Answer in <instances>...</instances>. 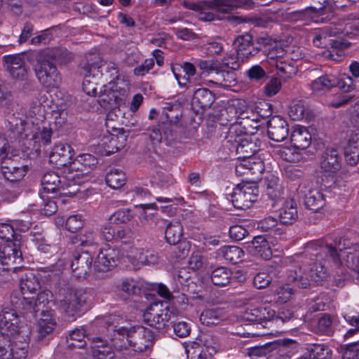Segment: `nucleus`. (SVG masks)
Here are the masks:
<instances>
[{
	"mask_svg": "<svg viewBox=\"0 0 359 359\" xmlns=\"http://www.w3.org/2000/svg\"><path fill=\"white\" fill-rule=\"evenodd\" d=\"M47 96L41 93L39 94L36 100H33L30 104L27 116L35 121H27L26 128L24 129L27 140L34 142V147H39L41 144H48L51 141L52 129L50 124L43 121L46 111L45 103L47 102Z\"/></svg>",
	"mask_w": 359,
	"mask_h": 359,
	"instance_id": "f257e3e1",
	"label": "nucleus"
},
{
	"mask_svg": "<svg viewBox=\"0 0 359 359\" xmlns=\"http://www.w3.org/2000/svg\"><path fill=\"white\" fill-rule=\"evenodd\" d=\"M72 57L71 53L63 48L47 49L40 53L35 66V73L39 81L47 87H57L60 78L55 66L50 61L65 63Z\"/></svg>",
	"mask_w": 359,
	"mask_h": 359,
	"instance_id": "f03ea898",
	"label": "nucleus"
},
{
	"mask_svg": "<svg viewBox=\"0 0 359 359\" xmlns=\"http://www.w3.org/2000/svg\"><path fill=\"white\" fill-rule=\"evenodd\" d=\"M18 235L13 232L11 224H0V263L11 266L20 264L22 260Z\"/></svg>",
	"mask_w": 359,
	"mask_h": 359,
	"instance_id": "7ed1b4c3",
	"label": "nucleus"
},
{
	"mask_svg": "<svg viewBox=\"0 0 359 359\" xmlns=\"http://www.w3.org/2000/svg\"><path fill=\"white\" fill-rule=\"evenodd\" d=\"M117 334L122 337L123 346L114 344L122 351L130 348L134 352H142L151 346L154 335L151 330L142 326L122 327L117 330Z\"/></svg>",
	"mask_w": 359,
	"mask_h": 359,
	"instance_id": "20e7f679",
	"label": "nucleus"
},
{
	"mask_svg": "<svg viewBox=\"0 0 359 359\" xmlns=\"http://www.w3.org/2000/svg\"><path fill=\"white\" fill-rule=\"evenodd\" d=\"M341 167V159L337 149L327 148L322 154L320 161V174L325 187L340 189L345 186L336 175Z\"/></svg>",
	"mask_w": 359,
	"mask_h": 359,
	"instance_id": "39448f33",
	"label": "nucleus"
},
{
	"mask_svg": "<svg viewBox=\"0 0 359 359\" xmlns=\"http://www.w3.org/2000/svg\"><path fill=\"white\" fill-rule=\"evenodd\" d=\"M128 97V89L123 81L117 79L109 81L100 89L97 101L106 109L120 111V107L125 104Z\"/></svg>",
	"mask_w": 359,
	"mask_h": 359,
	"instance_id": "423d86ee",
	"label": "nucleus"
},
{
	"mask_svg": "<svg viewBox=\"0 0 359 359\" xmlns=\"http://www.w3.org/2000/svg\"><path fill=\"white\" fill-rule=\"evenodd\" d=\"M249 0H215L213 1L188 2L185 6L198 12L199 19L203 21L215 20L212 11L229 13L234 8L245 5Z\"/></svg>",
	"mask_w": 359,
	"mask_h": 359,
	"instance_id": "0eeeda50",
	"label": "nucleus"
},
{
	"mask_svg": "<svg viewBox=\"0 0 359 359\" xmlns=\"http://www.w3.org/2000/svg\"><path fill=\"white\" fill-rule=\"evenodd\" d=\"M30 330L24 327L19 337L22 339L1 336L4 345H0V359H26Z\"/></svg>",
	"mask_w": 359,
	"mask_h": 359,
	"instance_id": "6e6552de",
	"label": "nucleus"
},
{
	"mask_svg": "<svg viewBox=\"0 0 359 359\" xmlns=\"http://www.w3.org/2000/svg\"><path fill=\"white\" fill-rule=\"evenodd\" d=\"M241 131V126L236 121L231 123L229 133L232 135L235 133L234 142L236 144V154L239 155L238 161L253 156L260 148L259 140L255 135L247 133L237 134Z\"/></svg>",
	"mask_w": 359,
	"mask_h": 359,
	"instance_id": "1a4fd4ad",
	"label": "nucleus"
},
{
	"mask_svg": "<svg viewBox=\"0 0 359 359\" xmlns=\"http://www.w3.org/2000/svg\"><path fill=\"white\" fill-rule=\"evenodd\" d=\"M318 7H309L294 13V18L304 22V23H309V22H324L330 20L333 8L340 6L337 4V0H318Z\"/></svg>",
	"mask_w": 359,
	"mask_h": 359,
	"instance_id": "9d476101",
	"label": "nucleus"
},
{
	"mask_svg": "<svg viewBox=\"0 0 359 359\" xmlns=\"http://www.w3.org/2000/svg\"><path fill=\"white\" fill-rule=\"evenodd\" d=\"M302 269L294 267L287 272V280L289 282H294L299 286L306 288L310 285L311 281L319 282L327 277V271L321 263H314L310 269L309 274L305 271L301 273Z\"/></svg>",
	"mask_w": 359,
	"mask_h": 359,
	"instance_id": "9b49d317",
	"label": "nucleus"
},
{
	"mask_svg": "<svg viewBox=\"0 0 359 359\" xmlns=\"http://www.w3.org/2000/svg\"><path fill=\"white\" fill-rule=\"evenodd\" d=\"M60 170L67 190L62 194L69 197L76 195L79 191L80 184L88 179L87 172L81 167L75 166L73 161Z\"/></svg>",
	"mask_w": 359,
	"mask_h": 359,
	"instance_id": "f8f14e48",
	"label": "nucleus"
},
{
	"mask_svg": "<svg viewBox=\"0 0 359 359\" xmlns=\"http://www.w3.org/2000/svg\"><path fill=\"white\" fill-rule=\"evenodd\" d=\"M167 303L154 302L144 311L143 319L149 326L163 329L168 323L172 316Z\"/></svg>",
	"mask_w": 359,
	"mask_h": 359,
	"instance_id": "ddd939ff",
	"label": "nucleus"
},
{
	"mask_svg": "<svg viewBox=\"0 0 359 359\" xmlns=\"http://www.w3.org/2000/svg\"><path fill=\"white\" fill-rule=\"evenodd\" d=\"M88 293L83 289L65 288L60 291L58 301L67 313H75L87 303Z\"/></svg>",
	"mask_w": 359,
	"mask_h": 359,
	"instance_id": "4468645a",
	"label": "nucleus"
},
{
	"mask_svg": "<svg viewBox=\"0 0 359 359\" xmlns=\"http://www.w3.org/2000/svg\"><path fill=\"white\" fill-rule=\"evenodd\" d=\"M7 156L6 148H0L1 170L3 176L8 181L15 182L21 181L27 175L29 167L14 159H5Z\"/></svg>",
	"mask_w": 359,
	"mask_h": 359,
	"instance_id": "2eb2a0df",
	"label": "nucleus"
},
{
	"mask_svg": "<svg viewBox=\"0 0 359 359\" xmlns=\"http://www.w3.org/2000/svg\"><path fill=\"white\" fill-rule=\"evenodd\" d=\"M20 319L17 311L13 309L4 308L0 313V330L1 336L7 338L22 339L20 335L24 327H29L27 325H19Z\"/></svg>",
	"mask_w": 359,
	"mask_h": 359,
	"instance_id": "dca6fc26",
	"label": "nucleus"
},
{
	"mask_svg": "<svg viewBox=\"0 0 359 359\" xmlns=\"http://www.w3.org/2000/svg\"><path fill=\"white\" fill-rule=\"evenodd\" d=\"M51 298L52 293L49 290H43L38 294L36 299L34 297L25 296V302H20V299L14 294L11 297V304L15 309L24 311L25 313H36L44 310Z\"/></svg>",
	"mask_w": 359,
	"mask_h": 359,
	"instance_id": "f3484780",
	"label": "nucleus"
},
{
	"mask_svg": "<svg viewBox=\"0 0 359 359\" xmlns=\"http://www.w3.org/2000/svg\"><path fill=\"white\" fill-rule=\"evenodd\" d=\"M258 198V189L255 186L248 183L241 184L233 189L231 200L237 209L250 208Z\"/></svg>",
	"mask_w": 359,
	"mask_h": 359,
	"instance_id": "a211bd4d",
	"label": "nucleus"
},
{
	"mask_svg": "<svg viewBox=\"0 0 359 359\" xmlns=\"http://www.w3.org/2000/svg\"><path fill=\"white\" fill-rule=\"evenodd\" d=\"M4 62L10 75L15 80L25 81L27 86L30 82L27 80L28 72L25 65L24 55H11L4 57Z\"/></svg>",
	"mask_w": 359,
	"mask_h": 359,
	"instance_id": "6ab92c4d",
	"label": "nucleus"
},
{
	"mask_svg": "<svg viewBox=\"0 0 359 359\" xmlns=\"http://www.w3.org/2000/svg\"><path fill=\"white\" fill-rule=\"evenodd\" d=\"M121 256L123 255L118 249L106 245L100 250L95 262V271L105 272L111 270L117 265Z\"/></svg>",
	"mask_w": 359,
	"mask_h": 359,
	"instance_id": "aec40b11",
	"label": "nucleus"
},
{
	"mask_svg": "<svg viewBox=\"0 0 359 359\" xmlns=\"http://www.w3.org/2000/svg\"><path fill=\"white\" fill-rule=\"evenodd\" d=\"M74 150L70 144L60 142L55 144L50 152L49 161L60 170L74 161Z\"/></svg>",
	"mask_w": 359,
	"mask_h": 359,
	"instance_id": "412c9836",
	"label": "nucleus"
},
{
	"mask_svg": "<svg viewBox=\"0 0 359 359\" xmlns=\"http://www.w3.org/2000/svg\"><path fill=\"white\" fill-rule=\"evenodd\" d=\"M126 135L123 130H118L112 133L107 130L100 140V146L103 148V153L105 155H110L118 151L125 146Z\"/></svg>",
	"mask_w": 359,
	"mask_h": 359,
	"instance_id": "4be33fe9",
	"label": "nucleus"
},
{
	"mask_svg": "<svg viewBox=\"0 0 359 359\" xmlns=\"http://www.w3.org/2000/svg\"><path fill=\"white\" fill-rule=\"evenodd\" d=\"M284 55L285 50L283 49L275 48L269 51L268 57L271 60V65H275L279 71L280 76L287 79L294 75L297 69L293 63L286 62L282 57Z\"/></svg>",
	"mask_w": 359,
	"mask_h": 359,
	"instance_id": "5701e85b",
	"label": "nucleus"
},
{
	"mask_svg": "<svg viewBox=\"0 0 359 359\" xmlns=\"http://www.w3.org/2000/svg\"><path fill=\"white\" fill-rule=\"evenodd\" d=\"M101 61L97 62L88 63L83 67L84 79L83 81V90L88 95L94 96L96 95V83L90 79H97L100 77L102 72L100 70Z\"/></svg>",
	"mask_w": 359,
	"mask_h": 359,
	"instance_id": "b1692460",
	"label": "nucleus"
},
{
	"mask_svg": "<svg viewBox=\"0 0 359 359\" xmlns=\"http://www.w3.org/2000/svg\"><path fill=\"white\" fill-rule=\"evenodd\" d=\"M39 287V281L34 272L27 271L21 276L20 280V293L13 292L11 297L15 294L20 299L19 304L20 302H25L24 297L34 294Z\"/></svg>",
	"mask_w": 359,
	"mask_h": 359,
	"instance_id": "393cba45",
	"label": "nucleus"
},
{
	"mask_svg": "<svg viewBox=\"0 0 359 359\" xmlns=\"http://www.w3.org/2000/svg\"><path fill=\"white\" fill-rule=\"evenodd\" d=\"M264 170L263 161L255 156L239 160L236 165V172L238 175L251 174L257 175L256 179H259Z\"/></svg>",
	"mask_w": 359,
	"mask_h": 359,
	"instance_id": "a878e982",
	"label": "nucleus"
},
{
	"mask_svg": "<svg viewBox=\"0 0 359 359\" xmlns=\"http://www.w3.org/2000/svg\"><path fill=\"white\" fill-rule=\"evenodd\" d=\"M41 184L45 191L57 194L60 196H65L62 192L67 191L66 184L57 172L50 171L42 177Z\"/></svg>",
	"mask_w": 359,
	"mask_h": 359,
	"instance_id": "bb28decb",
	"label": "nucleus"
},
{
	"mask_svg": "<svg viewBox=\"0 0 359 359\" xmlns=\"http://www.w3.org/2000/svg\"><path fill=\"white\" fill-rule=\"evenodd\" d=\"M268 134L272 140L281 142L288 135L286 121L280 116L272 117L268 122Z\"/></svg>",
	"mask_w": 359,
	"mask_h": 359,
	"instance_id": "cd10ccee",
	"label": "nucleus"
},
{
	"mask_svg": "<svg viewBox=\"0 0 359 359\" xmlns=\"http://www.w3.org/2000/svg\"><path fill=\"white\" fill-rule=\"evenodd\" d=\"M245 248L252 255L264 259H269L272 255L269 241L262 236H255L250 243L246 244Z\"/></svg>",
	"mask_w": 359,
	"mask_h": 359,
	"instance_id": "c85d7f7f",
	"label": "nucleus"
},
{
	"mask_svg": "<svg viewBox=\"0 0 359 359\" xmlns=\"http://www.w3.org/2000/svg\"><path fill=\"white\" fill-rule=\"evenodd\" d=\"M56 326V320L52 310H43L37 320L36 330L39 338L50 334Z\"/></svg>",
	"mask_w": 359,
	"mask_h": 359,
	"instance_id": "c756f323",
	"label": "nucleus"
},
{
	"mask_svg": "<svg viewBox=\"0 0 359 359\" xmlns=\"http://www.w3.org/2000/svg\"><path fill=\"white\" fill-rule=\"evenodd\" d=\"M280 208L278 210L280 223L285 224H292L298 217L296 203L293 199L287 198L280 201Z\"/></svg>",
	"mask_w": 359,
	"mask_h": 359,
	"instance_id": "7c9ffc66",
	"label": "nucleus"
},
{
	"mask_svg": "<svg viewBox=\"0 0 359 359\" xmlns=\"http://www.w3.org/2000/svg\"><path fill=\"white\" fill-rule=\"evenodd\" d=\"M251 41L252 36L249 34L238 36L234 40V45L238 54V58L242 62L247 60L257 53V50L251 47Z\"/></svg>",
	"mask_w": 359,
	"mask_h": 359,
	"instance_id": "2f4dec72",
	"label": "nucleus"
},
{
	"mask_svg": "<svg viewBox=\"0 0 359 359\" xmlns=\"http://www.w3.org/2000/svg\"><path fill=\"white\" fill-rule=\"evenodd\" d=\"M290 140L294 147L304 149L310 145L311 135L306 127L296 126L292 129Z\"/></svg>",
	"mask_w": 359,
	"mask_h": 359,
	"instance_id": "473e14b6",
	"label": "nucleus"
},
{
	"mask_svg": "<svg viewBox=\"0 0 359 359\" xmlns=\"http://www.w3.org/2000/svg\"><path fill=\"white\" fill-rule=\"evenodd\" d=\"M90 343L93 359H114V353L107 341L96 337Z\"/></svg>",
	"mask_w": 359,
	"mask_h": 359,
	"instance_id": "72a5a7b5",
	"label": "nucleus"
},
{
	"mask_svg": "<svg viewBox=\"0 0 359 359\" xmlns=\"http://www.w3.org/2000/svg\"><path fill=\"white\" fill-rule=\"evenodd\" d=\"M93 263V257L88 251L81 252L71 262V269L73 271L79 270L76 274L81 277L85 276L91 267Z\"/></svg>",
	"mask_w": 359,
	"mask_h": 359,
	"instance_id": "f704fd0d",
	"label": "nucleus"
},
{
	"mask_svg": "<svg viewBox=\"0 0 359 359\" xmlns=\"http://www.w3.org/2000/svg\"><path fill=\"white\" fill-rule=\"evenodd\" d=\"M345 159L351 165H356L359 161V133L353 135L344 149Z\"/></svg>",
	"mask_w": 359,
	"mask_h": 359,
	"instance_id": "c9c22d12",
	"label": "nucleus"
},
{
	"mask_svg": "<svg viewBox=\"0 0 359 359\" xmlns=\"http://www.w3.org/2000/svg\"><path fill=\"white\" fill-rule=\"evenodd\" d=\"M274 315V311L264 307L248 309L244 314L246 320L251 323H261L270 320Z\"/></svg>",
	"mask_w": 359,
	"mask_h": 359,
	"instance_id": "e433bc0d",
	"label": "nucleus"
},
{
	"mask_svg": "<svg viewBox=\"0 0 359 359\" xmlns=\"http://www.w3.org/2000/svg\"><path fill=\"white\" fill-rule=\"evenodd\" d=\"M183 236V226L179 219L170 221L166 226L165 237L171 245L177 244Z\"/></svg>",
	"mask_w": 359,
	"mask_h": 359,
	"instance_id": "4c0bfd02",
	"label": "nucleus"
},
{
	"mask_svg": "<svg viewBox=\"0 0 359 359\" xmlns=\"http://www.w3.org/2000/svg\"><path fill=\"white\" fill-rule=\"evenodd\" d=\"M266 194L269 197L274 201L275 203L280 204V201H283L286 198L281 196L283 194V188L278 184V178L273 174L266 177Z\"/></svg>",
	"mask_w": 359,
	"mask_h": 359,
	"instance_id": "58836bf2",
	"label": "nucleus"
},
{
	"mask_svg": "<svg viewBox=\"0 0 359 359\" xmlns=\"http://www.w3.org/2000/svg\"><path fill=\"white\" fill-rule=\"evenodd\" d=\"M334 75L325 74L314 80L311 84V88L313 94L320 95L334 87Z\"/></svg>",
	"mask_w": 359,
	"mask_h": 359,
	"instance_id": "ea45409f",
	"label": "nucleus"
},
{
	"mask_svg": "<svg viewBox=\"0 0 359 359\" xmlns=\"http://www.w3.org/2000/svg\"><path fill=\"white\" fill-rule=\"evenodd\" d=\"M181 68L184 73V75L182 76L177 74L176 68L172 69L173 74L175 79L177 80L179 85L181 87L187 88H189L191 85H194L195 82L194 81V76L196 74V68L194 65L190 62H184Z\"/></svg>",
	"mask_w": 359,
	"mask_h": 359,
	"instance_id": "a19ab883",
	"label": "nucleus"
},
{
	"mask_svg": "<svg viewBox=\"0 0 359 359\" xmlns=\"http://www.w3.org/2000/svg\"><path fill=\"white\" fill-rule=\"evenodd\" d=\"M224 319L223 311L218 308L206 309L200 316L202 324L210 326L217 325Z\"/></svg>",
	"mask_w": 359,
	"mask_h": 359,
	"instance_id": "79ce46f5",
	"label": "nucleus"
},
{
	"mask_svg": "<svg viewBox=\"0 0 359 359\" xmlns=\"http://www.w3.org/2000/svg\"><path fill=\"white\" fill-rule=\"evenodd\" d=\"M122 250L126 258L135 267L140 268L143 266V262H140V260L144 259L146 250L132 245L124 247Z\"/></svg>",
	"mask_w": 359,
	"mask_h": 359,
	"instance_id": "37998d69",
	"label": "nucleus"
},
{
	"mask_svg": "<svg viewBox=\"0 0 359 359\" xmlns=\"http://www.w3.org/2000/svg\"><path fill=\"white\" fill-rule=\"evenodd\" d=\"M304 204L309 209L317 212L325 205L322 193L316 189L309 191L304 197Z\"/></svg>",
	"mask_w": 359,
	"mask_h": 359,
	"instance_id": "c03bdc74",
	"label": "nucleus"
},
{
	"mask_svg": "<svg viewBox=\"0 0 359 359\" xmlns=\"http://www.w3.org/2000/svg\"><path fill=\"white\" fill-rule=\"evenodd\" d=\"M126 181V174L121 169L112 168L106 175V183L114 189L122 187Z\"/></svg>",
	"mask_w": 359,
	"mask_h": 359,
	"instance_id": "a18cd8bd",
	"label": "nucleus"
},
{
	"mask_svg": "<svg viewBox=\"0 0 359 359\" xmlns=\"http://www.w3.org/2000/svg\"><path fill=\"white\" fill-rule=\"evenodd\" d=\"M219 254L229 262L236 264L242 260L244 252L241 248L237 246H223L219 250Z\"/></svg>",
	"mask_w": 359,
	"mask_h": 359,
	"instance_id": "49530a36",
	"label": "nucleus"
},
{
	"mask_svg": "<svg viewBox=\"0 0 359 359\" xmlns=\"http://www.w3.org/2000/svg\"><path fill=\"white\" fill-rule=\"evenodd\" d=\"M164 112L167 120L171 124H176L182 116V105L178 101L165 103Z\"/></svg>",
	"mask_w": 359,
	"mask_h": 359,
	"instance_id": "de8ad7c7",
	"label": "nucleus"
},
{
	"mask_svg": "<svg viewBox=\"0 0 359 359\" xmlns=\"http://www.w3.org/2000/svg\"><path fill=\"white\" fill-rule=\"evenodd\" d=\"M86 330L83 327L76 328L69 334V338L67 339L68 346L70 348H84L86 345Z\"/></svg>",
	"mask_w": 359,
	"mask_h": 359,
	"instance_id": "09e8293b",
	"label": "nucleus"
},
{
	"mask_svg": "<svg viewBox=\"0 0 359 359\" xmlns=\"http://www.w3.org/2000/svg\"><path fill=\"white\" fill-rule=\"evenodd\" d=\"M142 283L134 278H123L121 280L120 288L128 296L138 295L141 291Z\"/></svg>",
	"mask_w": 359,
	"mask_h": 359,
	"instance_id": "8fccbe9b",
	"label": "nucleus"
},
{
	"mask_svg": "<svg viewBox=\"0 0 359 359\" xmlns=\"http://www.w3.org/2000/svg\"><path fill=\"white\" fill-rule=\"evenodd\" d=\"M73 243L83 247H89L97 243V237L93 229H86L83 233L76 236Z\"/></svg>",
	"mask_w": 359,
	"mask_h": 359,
	"instance_id": "3c124183",
	"label": "nucleus"
},
{
	"mask_svg": "<svg viewBox=\"0 0 359 359\" xmlns=\"http://www.w3.org/2000/svg\"><path fill=\"white\" fill-rule=\"evenodd\" d=\"M231 276V271L227 268L219 267L212 272L211 280L215 285L225 286L229 283Z\"/></svg>",
	"mask_w": 359,
	"mask_h": 359,
	"instance_id": "603ef678",
	"label": "nucleus"
},
{
	"mask_svg": "<svg viewBox=\"0 0 359 359\" xmlns=\"http://www.w3.org/2000/svg\"><path fill=\"white\" fill-rule=\"evenodd\" d=\"M248 109L252 112L257 114V116L265 118L270 116L272 114L271 104L266 101H259L252 103L248 107Z\"/></svg>",
	"mask_w": 359,
	"mask_h": 359,
	"instance_id": "864d4df0",
	"label": "nucleus"
},
{
	"mask_svg": "<svg viewBox=\"0 0 359 359\" xmlns=\"http://www.w3.org/2000/svg\"><path fill=\"white\" fill-rule=\"evenodd\" d=\"M134 212L130 209H121L116 211L109 218V224H126L134 217Z\"/></svg>",
	"mask_w": 359,
	"mask_h": 359,
	"instance_id": "5fc2aeb1",
	"label": "nucleus"
},
{
	"mask_svg": "<svg viewBox=\"0 0 359 359\" xmlns=\"http://www.w3.org/2000/svg\"><path fill=\"white\" fill-rule=\"evenodd\" d=\"M194 100L198 102L201 107L205 108L213 102L214 97L209 90L198 88L194 92Z\"/></svg>",
	"mask_w": 359,
	"mask_h": 359,
	"instance_id": "6e6d98bb",
	"label": "nucleus"
},
{
	"mask_svg": "<svg viewBox=\"0 0 359 359\" xmlns=\"http://www.w3.org/2000/svg\"><path fill=\"white\" fill-rule=\"evenodd\" d=\"M278 226L280 224L278 220L273 217L269 216L260 220L257 227L263 231H273L275 234H280L282 230Z\"/></svg>",
	"mask_w": 359,
	"mask_h": 359,
	"instance_id": "4d7b16f0",
	"label": "nucleus"
},
{
	"mask_svg": "<svg viewBox=\"0 0 359 359\" xmlns=\"http://www.w3.org/2000/svg\"><path fill=\"white\" fill-rule=\"evenodd\" d=\"M334 87H339L345 93H350L355 89V84L351 76L346 74H340L338 78L334 76Z\"/></svg>",
	"mask_w": 359,
	"mask_h": 359,
	"instance_id": "13d9d810",
	"label": "nucleus"
},
{
	"mask_svg": "<svg viewBox=\"0 0 359 359\" xmlns=\"http://www.w3.org/2000/svg\"><path fill=\"white\" fill-rule=\"evenodd\" d=\"M272 268L266 269L257 273L254 278V285L258 289L267 287L272 280Z\"/></svg>",
	"mask_w": 359,
	"mask_h": 359,
	"instance_id": "bf43d9fd",
	"label": "nucleus"
},
{
	"mask_svg": "<svg viewBox=\"0 0 359 359\" xmlns=\"http://www.w3.org/2000/svg\"><path fill=\"white\" fill-rule=\"evenodd\" d=\"M294 294V289L289 285H283L275 291V299L278 303L283 304L289 301Z\"/></svg>",
	"mask_w": 359,
	"mask_h": 359,
	"instance_id": "052dcab7",
	"label": "nucleus"
},
{
	"mask_svg": "<svg viewBox=\"0 0 359 359\" xmlns=\"http://www.w3.org/2000/svg\"><path fill=\"white\" fill-rule=\"evenodd\" d=\"M85 223V219L81 215H72L67 218L65 227L67 231L72 233L76 232L81 229Z\"/></svg>",
	"mask_w": 359,
	"mask_h": 359,
	"instance_id": "680f3d73",
	"label": "nucleus"
},
{
	"mask_svg": "<svg viewBox=\"0 0 359 359\" xmlns=\"http://www.w3.org/2000/svg\"><path fill=\"white\" fill-rule=\"evenodd\" d=\"M73 162L74 163L75 166L78 165L79 167H81L88 172V168H90L91 166L96 165L97 160L95 156L90 154H83L78 156L76 158H74Z\"/></svg>",
	"mask_w": 359,
	"mask_h": 359,
	"instance_id": "e2e57ef3",
	"label": "nucleus"
},
{
	"mask_svg": "<svg viewBox=\"0 0 359 359\" xmlns=\"http://www.w3.org/2000/svg\"><path fill=\"white\" fill-rule=\"evenodd\" d=\"M156 201L160 203L158 210L168 217L174 216L177 212V207L170 204L172 198L167 197H156Z\"/></svg>",
	"mask_w": 359,
	"mask_h": 359,
	"instance_id": "0e129e2a",
	"label": "nucleus"
},
{
	"mask_svg": "<svg viewBox=\"0 0 359 359\" xmlns=\"http://www.w3.org/2000/svg\"><path fill=\"white\" fill-rule=\"evenodd\" d=\"M31 240L37 250L43 253H53L57 250V248L48 244L41 234L33 235Z\"/></svg>",
	"mask_w": 359,
	"mask_h": 359,
	"instance_id": "69168bd1",
	"label": "nucleus"
},
{
	"mask_svg": "<svg viewBox=\"0 0 359 359\" xmlns=\"http://www.w3.org/2000/svg\"><path fill=\"white\" fill-rule=\"evenodd\" d=\"M306 114V107L302 101L293 104L288 111L289 116L294 121L302 120Z\"/></svg>",
	"mask_w": 359,
	"mask_h": 359,
	"instance_id": "338daca9",
	"label": "nucleus"
},
{
	"mask_svg": "<svg viewBox=\"0 0 359 359\" xmlns=\"http://www.w3.org/2000/svg\"><path fill=\"white\" fill-rule=\"evenodd\" d=\"M184 348L188 358H190V359H205L202 353L201 348L198 343L191 342L189 344H186Z\"/></svg>",
	"mask_w": 359,
	"mask_h": 359,
	"instance_id": "774afa93",
	"label": "nucleus"
}]
</instances>
